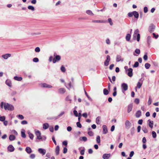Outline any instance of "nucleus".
Returning a JSON list of instances; mask_svg holds the SVG:
<instances>
[{
	"label": "nucleus",
	"instance_id": "12",
	"mask_svg": "<svg viewBox=\"0 0 159 159\" xmlns=\"http://www.w3.org/2000/svg\"><path fill=\"white\" fill-rule=\"evenodd\" d=\"M111 154H104L102 156V158L104 159H108L110 157Z\"/></svg>",
	"mask_w": 159,
	"mask_h": 159
},
{
	"label": "nucleus",
	"instance_id": "46",
	"mask_svg": "<svg viewBox=\"0 0 159 159\" xmlns=\"http://www.w3.org/2000/svg\"><path fill=\"white\" fill-rule=\"evenodd\" d=\"M152 137L153 138H155L156 137L157 134L155 131H152Z\"/></svg>",
	"mask_w": 159,
	"mask_h": 159
},
{
	"label": "nucleus",
	"instance_id": "45",
	"mask_svg": "<svg viewBox=\"0 0 159 159\" xmlns=\"http://www.w3.org/2000/svg\"><path fill=\"white\" fill-rule=\"evenodd\" d=\"M61 71L63 72H64L66 71V69L63 66H61Z\"/></svg>",
	"mask_w": 159,
	"mask_h": 159
},
{
	"label": "nucleus",
	"instance_id": "25",
	"mask_svg": "<svg viewBox=\"0 0 159 159\" xmlns=\"http://www.w3.org/2000/svg\"><path fill=\"white\" fill-rule=\"evenodd\" d=\"M142 83V82H141L140 80L138 83L137 84V86L135 87L136 90L137 88H138L139 89H140L141 87Z\"/></svg>",
	"mask_w": 159,
	"mask_h": 159
},
{
	"label": "nucleus",
	"instance_id": "21",
	"mask_svg": "<svg viewBox=\"0 0 159 159\" xmlns=\"http://www.w3.org/2000/svg\"><path fill=\"white\" fill-rule=\"evenodd\" d=\"M133 107V105L132 104H129L128 107L127 112L129 113L132 110Z\"/></svg>",
	"mask_w": 159,
	"mask_h": 159
},
{
	"label": "nucleus",
	"instance_id": "6",
	"mask_svg": "<svg viewBox=\"0 0 159 159\" xmlns=\"http://www.w3.org/2000/svg\"><path fill=\"white\" fill-rule=\"evenodd\" d=\"M35 133L37 136V139H42V137L41 136V133L39 131H36Z\"/></svg>",
	"mask_w": 159,
	"mask_h": 159
},
{
	"label": "nucleus",
	"instance_id": "59",
	"mask_svg": "<svg viewBox=\"0 0 159 159\" xmlns=\"http://www.w3.org/2000/svg\"><path fill=\"white\" fill-rule=\"evenodd\" d=\"M67 149L66 147H65L64 148L63 150V153L64 154L66 153L67 152Z\"/></svg>",
	"mask_w": 159,
	"mask_h": 159
},
{
	"label": "nucleus",
	"instance_id": "13",
	"mask_svg": "<svg viewBox=\"0 0 159 159\" xmlns=\"http://www.w3.org/2000/svg\"><path fill=\"white\" fill-rule=\"evenodd\" d=\"M64 113L65 112L64 111H62L57 116L53 117L51 119H54L55 120H56L61 117Z\"/></svg>",
	"mask_w": 159,
	"mask_h": 159
},
{
	"label": "nucleus",
	"instance_id": "22",
	"mask_svg": "<svg viewBox=\"0 0 159 159\" xmlns=\"http://www.w3.org/2000/svg\"><path fill=\"white\" fill-rule=\"evenodd\" d=\"M133 15L134 17L137 19H138L139 16V14L138 12L136 11H133Z\"/></svg>",
	"mask_w": 159,
	"mask_h": 159
},
{
	"label": "nucleus",
	"instance_id": "11",
	"mask_svg": "<svg viewBox=\"0 0 159 159\" xmlns=\"http://www.w3.org/2000/svg\"><path fill=\"white\" fill-rule=\"evenodd\" d=\"M38 151L39 153L42 154L43 155H45L46 152L45 150L41 148L38 149Z\"/></svg>",
	"mask_w": 159,
	"mask_h": 159
},
{
	"label": "nucleus",
	"instance_id": "40",
	"mask_svg": "<svg viewBox=\"0 0 159 159\" xmlns=\"http://www.w3.org/2000/svg\"><path fill=\"white\" fill-rule=\"evenodd\" d=\"M66 100L67 101H69V102L70 103L71 102V99H70V97L69 96H68L66 98Z\"/></svg>",
	"mask_w": 159,
	"mask_h": 159
},
{
	"label": "nucleus",
	"instance_id": "60",
	"mask_svg": "<svg viewBox=\"0 0 159 159\" xmlns=\"http://www.w3.org/2000/svg\"><path fill=\"white\" fill-rule=\"evenodd\" d=\"M143 59L145 61L148 59V56L146 53L144 55L143 57Z\"/></svg>",
	"mask_w": 159,
	"mask_h": 159
},
{
	"label": "nucleus",
	"instance_id": "3",
	"mask_svg": "<svg viewBox=\"0 0 159 159\" xmlns=\"http://www.w3.org/2000/svg\"><path fill=\"white\" fill-rule=\"evenodd\" d=\"M110 57L108 55L106 56V59L104 62V65L105 66H107L109 65V62L110 61Z\"/></svg>",
	"mask_w": 159,
	"mask_h": 159
},
{
	"label": "nucleus",
	"instance_id": "4",
	"mask_svg": "<svg viewBox=\"0 0 159 159\" xmlns=\"http://www.w3.org/2000/svg\"><path fill=\"white\" fill-rule=\"evenodd\" d=\"M126 72L127 75L130 77L133 76V69L130 68L126 70Z\"/></svg>",
	"mask_w": 159,
	"mask_h": 159
},
{
	"label": "nucleus",
	"instance_id": "51",
	"mask_svg": "<svg viewBox=\"0 0 159 159\" xmlns=\"http://www.w3.org/2000/svg\"><path fill=\"white\" fill-rule=\"evenodd\" d=\"M77 126L78 127L81 128L82 127V125L79 122H78L76 123Z\"/></svg>",
	"mask_w": 159,
	"mask_h": 159
},
{
	"label": "nucleus",
	"instance_id": "50",
	"mask_svg": "<svg viewBox=\"0 0 159 159\" xmlns=\"http://www.w3.org/2000/svg\"><path fill=\"white\" fill-rule=\"evenodd\" d=\"M139 65V63L138 62L136 61L135 62L133 66V67H137Z\"/></svg>",
	"mask_w": 159,
	"mask_h": 159
},
{
	"label": "nucleus",
	"instance_id": "41",
	"mask_svg": "<svg viewBox=\"0 0 159 159\" xmlns=\"http://www.w3.org/2000/svg\"><path fill=\"white\" fill-rule=\"evenodd\" d=\"M28 8L29 10H31L33 11H34L35 10L34 7L32 6H29L28 7Z\"/></svg>",
	"mask_w": 159,
	"mask_h": 159
},
{
	"label": "nucleus",
	"instance_id": "30",
	"mask_svg": "<svg viewBox=\"0 0 159 159\" xmlns=\"http://www.w3.org/2000/svg\"><path fill=\"white\" fill-rule=\"evenodd\" d=\"M148 121H149V127L151 128H152L153 126V121H150V120H148Z\"/></svg>",
	"mask_w": 159,
	"mask_h": 159
},
{
	"label": "nucleus",
	"instance_id": "64",
	"mask_svg": "<svg viewBox=\"0 0 159 159\" xmlns=\"http://www.w3.org/2000/svg\"><path fill=\"white\" fill-rule=\"evenodd\" d=\"M128 15L129 17H132L133 16V12H129L128 14Z\"/></svg>",
	"mask_w": 159,
	"mask_h": 159
},
{
	"label": "nucleus",
	"instance_id": "5",
	"mask_svg": "<svg viewBox=\"0 0 159 159\" xmlns=\"http://www.w3.org/2000/svg\"><path fill=\"white\" fill-rule=\"evenodd\" d=\"M54 56H55V57L53 58V62L54 63L57 61H58L60 60L61 57L59 55H57L55 56V54H54Z\"/></svg>",
	"mask_w": 159,
	"mask_h": 159
},
{
	"label": "nucleus",
	"instance_id": "1",
	"mask_svg": "<svg viewBox=\"0 0 159 159\" xmlns=\"http://www.w3.org/2000/svg\"><path fill=\"white\" fill-rule=\"evenodd\" d=\"M4 107L5 110H8L9 111H12L14 109L13 106L8 103H4Z\"/></svg>",
	"mask_w": 159,
	"mask_h": 159
},
{
	"label": "nucleus",
	"instance_id": "15",
	"mask_svg": "<svg viewBox=\"0 0 159 159\" xmlns=\"http://www.w3.org/2000/svg\"><path fill=\"white\" fill-rule=\"evenodd\" d=\"M103 129V134H106L107 132V126L106 125H103L102 126Z\"/></svg>",
	"mask_w": 159,
	"mask_h": 159
},
{
	"label": "nucleus",
	"instance_id": "61",
	"mask_svg": "<svg viewBox=\"0 0 159 159\" xmlns=\"http://www.w3.org/2000/svg\"><path fill=\"white\" fill-rule=\"evenodd\" d=\"M21 124L22 125H26L27 124V122L26 120H24L21 121Z\"/></svg>",
	"mask_w": 159,
	"mask_h": 159
},
{
	"label": "nucleus",
	"instance_id": "39",
	"mask_svg": "<svg viewBox=\"0 0 159 159\" xmlns=\"http://www.w3.org/2000/svg\"><path fill=\"white\" fill-rule=\"evenodd\" d=\"M151 38L150 36H148L147 38L148 43L149 44L151 43Z\"/></svg>",
	"mask_w": 159,
	"mask_h": 159
},
{
	"label": "nucleus",
	"instance_id": "48",
	"mask_svg": "<svg viewBox=\"0 0 159 159\" xmlns=\"http://www.w3.org/2000/svg\"><path fill=\"white\" fill-rule=\"evenodd\" d=\"M30 157L31 159H34L35 157V154H31L30 155Z\"/></svg>",
	"mask_w": 159,
	"mask_h": 159
},
{
	"label": "nucleus",
	"instance_id": "62",
	"mask_svg": "<svg viewBox=\"0 0 159 159\" xmlns=\"http://www.w3.org/2000/svg\"><path fill=\"white\" fill-rule=\"evenodd\" d=\"M134 154V152L133 151H132L130 152L129 154V157H131L133 156Z\"/></svg>",
	"mask_w": 159,
	"mask_h": 159
},
{
	"label": "nucleus",
	"instance_id": "29",
	"mask_svg": "<svg viewBox=\"0 0 159 159\" xmlns=\"http://www.w3.org/2000/svg\"><path fill=\"white\" fill-rule=\"evenodd\" d=\"M49 127V125L47 123H45L43 124V128L44 129H47Z\"/></svg>",
	"mask_w": 159,
	"mask_h": 159
},
{
	"label": "nucleus",
	"instance_id": "33",
	"mask_svg": "<svg viewBox=\"0 0 159 159\" xmlns=\"http://www.w3.org/2000/svg\"><path fill=\"white\" fill-rule=\"evenodd\" d=\"M141 112L140 111H138L136 113V116L137 117H139L141 115Z\"/></svg>",
	"mask_w": 159,
	"mask_h": 159
},
{
	"label": "nucleus",
	"instance_id": "58",
	"mask_svg": "<svg viewBox=\"0 0 159 159\" xmlns=\"http://www.w3.org/2000/svg\"><path fill=\"white\" fill-rule=\"evenodd\" d=\"M39 61V60L38 58L37 57L34 58L33 59V61L35 62H38Z\"/></svg>",
	"mask_w": 159,
	"mask_h": 159
},
{
	"label": "nucleus",
	"instance_id": "57",
	"mask_svg": "<svg viewBox=\"0 0 159 159\" xmlns=\"http://www.w3.org/2000/svg\"><path fill=\"white\" fill-rule=\"evenodd\" d=\"M83 148V150H81L80 151V154L82 155H84V151H85L84 148Z\"/></svg>",
	"mask_w": 159,
	"mask_h": 159
},
{
	"label": "nucleus",
	"instance_id": "47",
	"mask_svg": "<svg viewBox=\"0 0 159 159\" xmlns=\"http://www.w3.org/2000/svg\"><path fill=\"white\" fill-rule=\"evenodd\" d=\"M5 120V116H0V121H4Z\"/></svg>",
	"mask_w": 159,
	"mask_h": 159
},
{
	"label": "nucleus",
	"instance_id": "49",
	"mask_svg": "<svg viewBox=\"0 0 159 159\" xmlns=\"http://www.w3.org/2000/svg\"><path fill=\"white\" fill-rule=\"evenodd\" d=\"M142 130L144 133H146L148 132V129L145 127L143 128Z\"/></svg>",
	"mask_w": 159,
	"mask_h": 159
},
{
	"label": "nucleus",
	"instance_id": "23",
	"mask_svg": "<svg viewBox=\"0 0 159 159\" xmlns=\"http://www.w3.org/2000/svg\"><path fill=\"white\" fill-rule=\"evenodd\" d=\"M96 141L97 143L99 145H100V137L99 136H98L96 138Z\"/></svg>",
	"mask_w": 159,
	"mask_h": 159
},
{
	"label": "nucleus",
	"instance_id": "55",
	"mask_svg": "<svg viewBox=\"0 0 159 159\" xmlns=\"http://www.w3.org/2000/svg\"><path fill=\"white\" fill-rule=\"evenodd\" d=\"M73 113H74V115H75V116L77 117L78 116V112L76 110H74L73 111Z\"/></svg>",
	"mask_w": 159,
	"mask_h": 159
},
{
	"label": "nucleus",
	"instance_id": "38",
	"mask_svg": "<svg viewBox=\"0 0 159 159\" xmlns=\"http://www.w3.org/2000/svg\"><path fill=\"white\" fill-rule=\"evenodd\" d=\"M80 141H83L84 142L86 141L87 139L86 137H80Z\"/></svg>",
	"mask_w": 159,
	"mask_h": 159
},
{
	"label": "nucleus",
	"instance_id": "53",
	"mask_svg": "<svg viewBox=\"0 0 159 159\" xmlns=\"http://www.w3.org/2000/svg\"><path fill=\"white\" fill-rule=\"evenodd\" d=\"M134 102L136 103L137 104H138L139 103V99L136 98L134 100Z\"/></svg>",
	"mask_w": 159,
	"mask_h": 159
},
{
	"label": "nucleus",
	"instance_id": "7",
	"mask_svg": "<svg viewBox=\"0 0 159 159\" xmlns=\"http://www.w3.org/2000/svg\"><path fill=\"white\" fill-rule=\"evenodd\" d=\"M125 126L126 129H129L131 126V123L128 120H126L125 122Z\"/></svg>",
	"mask_w": 159,
	"mask_h": 159
},
{
	"label": "nucleus",
	"instance_id": "31",
	"mask_svg": "<svg viewBox=\"0 0 159 159\" xmlns=\"http://www.w3.org/2000/svg\"><path fill=\"white\" fill-rule=\"evenodd\" d=\"M43 87L44 88H51L52 86L51 85H48L46 84H42Z\"/></svg>",
	"mask_w": 159,
	"mask_h": 159
},
{
	"label": "nucleus",
	"instance_id": "27",
	"mask_svg": "<svg viewBox=\"0 0 159 159\" xmlns=\"http://www.w3.org/2000/svg\"><path fill=\"white\" fill-rule=\"evenodd\" d=\"M101 117L100 116L97 117L96 119V122L97 124H100V123Z\"/></svg>",
	"mask_w": 159,
	"mask_h": 159
},
{
	"label": "nucleus",
	"instance_id": "8",
	"mask_svg": "<svg viewBox=\"0 0 159 159\" xmlns=\"http://www.w3.org/2000/svg\"><path fill=\"white\" fill-rule=\"evenodd\" d=\"M121 87L124 91H126L128 89V86L126 84L124 83L122 84Z\"/></svg>",
	"mask_w": 159,
	"mask_h": 159
},
{
	"label": "nucleus",
	"instance_id": "9",
	"mask_svg": "<svg viewBox=\"0 0 159 159\" xmlns=\"http://www.w3.org/2000/svg\"><path fill=\"white\" fill-rule=\"evenodd\" d=\"M11 55L10 53H7L2 55V57L5 59H7L8 57H11Z\"/></svg>",
	"mask_w": 159,
	"mask_h": 159
},
{
	"label": "nucleus",
	"instance_id": "26",
	"mask_svg": "<svg viewBox=\"0 0 159 159\" xmlns=\"http://www.w3.org/2000/svg\"><path fill=\"white\" fill-rule=\"evenodd\" d=\"M135 53H133V55L134 56H137L136 53L139 54L140 53V50L139 49H136L135 50Z\"/></svg>",
	"mask_w": 159,
	"mask_h": 159
},
{
	"label": "nucleus",
	"instance_id": "18",
	"mask_svg": "<svg viewBox=\"0 0 159 159\" xmlns=\"http://www.w3.org/2000/svg\"><path fill=\"white\" fill-rule=\"evenodd\" d=\"M66 92V90L64 88H61L59 89L58 92L61 94H63Z\"/></svg>",
	"mask_w": 159,
	"mask_h": 159
},
{
	"label": "nucleus",
	"instance_id": "35",
	"mask_svg": "<svg viewBox=\"0 0 159 159\" xmlns=\"http://www.w3.org/2000/svg\"><path fill=\"white\" fill-rule=\"evenodd\" d=\"M109 91H110L108 90H107L106 89H104L103 91V93L105 95H107L109 94Z\"/></svg>",
	"mask_w": 159,
	"mask_h": 159
},
{
	"label": "nucleus",
	"instance_id": "2",
	"mask_svg": "<svg viewBox=\"0 0 159 159\" xmlns=\"http://www.w3.org/2000/svg\"><path fill=\"white\" fill-rule=\"evenodd\" d=\"M139 30L137 29L134 32V35H133V37L134 38L136 36H137V40L139 42V41L140 40V35L139 34Z\"/></svg>",
	"mask_w": 159,
	"mask_h": 159
},
{
	"label": "nucleus",
	"instance_id": "36",
	"mask_svg": "<svg viewBox=\"0 0 159 159\" xmlns=\"http://www.w3.org/2000/svg\"><path fill=\"white\" fill-rule=\"evenodd\" d=\"M86 13L87 14L90 15V16H93V13L92 11L90 10H88L86 11Z\"/></svg>",
	"mask_w": 159,
	"mask_h": 159
},
{
	"label": "nucleus",
	"instance_id": "44",
	"mask_svg": "<svg viewBox=\"0 0 159 159\" xmlns=\"http://www.w3.org/2000/svg\"><path fill=\"white\" fill-rule=\"evenodd\" d=\"M150 66V64L148 63H146L145 65V67L147 69L149 68Z\"/></svg>",
	"mask_w": 159,
	"mask_h": 159
},
{
	"label": "nucleus",
	"instance_id": "43",
	"mask_svg": "<svg viewBox=\"0 0 159 159\" xmlns=\"http://www.w3.org/2000/svg\"><path fill=\"white\" fill-rule=\"evenodd\" d=\"M29 137L31 139H33L34 138V135L33 134L29 132L28 133Z\"/></svg>",
	"mask_w": 159,
	"mask_h": 159
},
{
	"label": "nucleus",
	"instance_id": "10",
	"mask_svg": "<svg viewBox=\"0 0 159 159\" xmlns=\"http://www.w3.org/2000/svg\"><path fill=\"white\" fill-rule=\"evenodd\" d=\"M155 26L152 24H151L149 26V31L150 33L154 31L155 29Z\"/></svg>",
	"mask_w": 159,
	"mask_h": 159
},
{
	"label": "nucleus",
	"instance_id": "24",
	"mask_svg": "<svg viewBox=\"0 0 159 159\" xmlns=\"http://www.w3.org/2000/svg\"><path fill=\"white\" fill-rule=\"evenodd\" d=\"M21 136L23 138H25L26 137L25 133V130L24 129H22L21 131Z\"/></svg>",
	"mask_w": 159,
	"mask_h": 159
},
{
	"label": "nucleus",
	"instance_id": "52",
	"mask_svg": "<svg viewBox=\"0 0 159 159\" xmlns=\"http://www.w3.org/2000/svg\"><path fill=\"white\" fill-rule=\"evenodd\" d=\"M35 51L36 52H39L40 51V48L39 47H36L35 49Z\"/></svg>",
	"mask_w": 159,
	"mask_h": 159
},
{
	"label": "nucleus",
	"instance_id": "28",
	"mask_svg": "<svg viewBox=\"0 0 159 159\" xmlns=\"http://www.w3.org/2000/svg\"><path fill=\"white\" fill-rule=\"evenodd\" d=\"M123 60H122L121 57L120 55H117L116 57V61L117 62H119L120 61H122Z\"/></svg>",
	"mask_w": 159,
	"mask_h": 159
},
{
	"label": "nucleus",
	"instance_id": "56",
	"mask_svg": "<svg viewBox=\"0 0 159 159\" xmlns=\"http://www.w3.org/2000/svg\"><path fill=\"white\" fill-rule=\"evenodd\" d=\"M18 118L21 120H22L24 119V117L22 115H18Z\"/></svg>",
	"mask_w": 159,
	"mask_h": 159
},
{
	"label": "nucleus",
	"instance_id": "14",
	"mask_svg": "<svg viewBox=\"0 0 159 159\" xmlns=\"http://www.w3.org/2000/svg\"><path fill=\"white\" fill-rule=\"evenodd\" d=\"M8 150L10 152H12L14 150V148L12 145H10L7 148Z\"/></svg>",
	"mask_w": 159,
	"mask_h": 159
},
{
	"label": "nucleus",
	"instance_id": "32",
	"mask_svg": "<svg viewBox=\"0 0 159 159\" xmlns=\"http://www.w3.org/2000/svg\"><path fill=\"white\" fill-rule=\"evenodd\" d=\"M14 79L16 80L20 81L22 80V78L21 77L16 76L14 77Z\"/></svg>",
	"mask_w": 159,
	"mask_h": 159
},
{
	"label": "nucleus",
	"instance_id": "42",
	"mask_svg": "<svg viewBox=\"0 0 159 159\" xmlns=\"http://www.w3.org/2000/svg\"><path fill=\"white\" fill-rule=\"evenodd\" d=\"M152 99L151 97L150 96L148 100V105H150L152 103Z\"/></svg>",
	"mask_w": 159,
	"mask_h": 159
},
{
	"label": "nucleus",
	"instance_id": "34",
	"mask_svg": "<svg viewBox=\"0 0 159 159\" xmlns=\"http://www.w3.org/2000/svg\"><path fill=\"white\" fill-rule=\"evenodd\" d=\"M15 137L13 135H10L9 137V139L11 141H13L15 140Z\"/></svg>",
	"mask_w": 159,
	"mask_h": 159
},
{
	"label": "nucleus",
	"instance_id": "20",
	"mask_svg": "<svg viewBox=\"0 0 159 159\" xmlns=\"http://www.w3.org/2000/svg\"><path fill=\"white\" fill-rule=\"evenodd\" d=\"M6 84L8 86L10 87H11V80H7L6 81Z\"/></svg>",
	"mask_w": 159,
	"mask_h": 159
},
{
	"label": "nucleus",
	"instance_id": "54",
	"mask_svg": "<svg viewBox=\"0 0 159 159\" xmlns=\"http://www.w3.org/2000/svg\"><path fill=\"white\" fill-rule=\"evenodd\" d=\"M88 134L90 136H93L94 134L91 131L88 132Z\"/></svg>",
	"mask_w": 159,
	"mask_h": 159
},
{
	"label": "nucleus",
	"instance_id": "17",
	"mask_svg": "<svg viewBox=\"0 0 159 159\" xmlns=\"http://www.w3.org/2000/svg\"><path fill=\"white\" fill-rule=\"evenodd\" d=\"M92 22L93 23H104L106 22L105 21L103 20H93L92 21Z\"/></svg>",
	"mask_w": 159,
	"mask_h": 159
},
{
	"label": "nucleus",
	"instance_id": "37",
	"mask_svg": "<svg viewBox=\"0 0 159 159\" xmlns=\"http://www.w3.org/2000/svg\"><path fill=\"white\" fill-rule=\"evenodd\" d=\"M131 35L130 34H127L126 37V39L127 41H129L130 40Z\"/></svg>",
	"mask_w": 159,
	"mask_h": 159
},
{
	"label": "nucleus",
	"instance_id": "16",
	"mask_svg": "<svg viewBox=\"0 0 159 159\" xmlns=\"http://www.w3.org/2000/svg\"><path fill=\"white\" fill-rule=\"evenodd\" d=\"M25 150L26 152L28 154H30L32 152L31 149L29 147H26Z\"/></svg>",
	"mask_w": 159,
	"mask_h": 159
},
{
	"label": "nucleus",
	"instance_id": "63",
	"mask_svg": "<svg viewBox=\"0 0 159 159\" xmlns=\"http://www.w3.org/2000/svg\"><path fill=\"white\" fill-rule=\"evenodd\" d=\"M143 11H144V12L145 13H147L148 12V8L147 7H144V9H143Z\"/></svg>",
	"mask_w": 159,
	"mask_h": 159
},
{
	"label": "nucleus",
	"instance_id": "19",
	"mask_svg": "<svg viewBox=\"0 0 159 159\" xmlns=\"http://www.w3.org/2000/svg\"><path fill=\"white\" fill-rule=\"evenodd\" d=\"M60 151V147L59 146L57 145V146L55 148V152L56 155H57L59 154V152Z\"/></svg>",
	"mask_w": 159,
	"mask_h": 159
}]
</instances>
